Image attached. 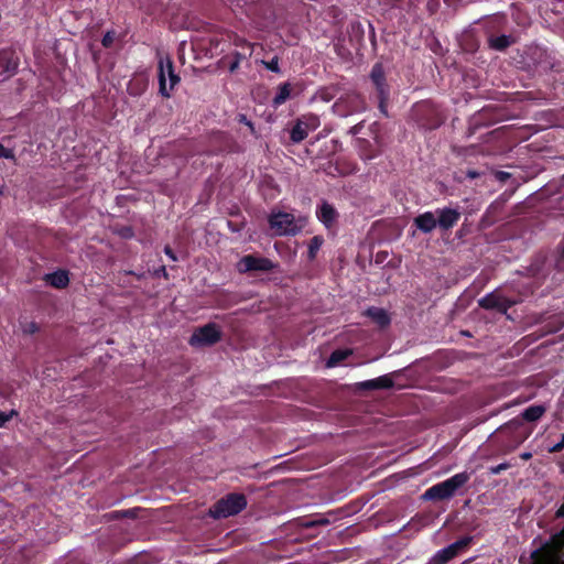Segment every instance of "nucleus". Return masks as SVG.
<instances>
[{
	"label": "nucleus",
	"mask_w": 564,
	"mask_h": 564,
	"mask_svg": "<svg viewBox=\"0 0 564 564\" xmlns=\"http://www.w3.org/2000/svg\"><path fill=\"white\" fill-rule=\"evenodd\" d=\"M469 480V474L458 473L453 477L436 484L424 492V498L430 500H444L454 496L455 491Z\"/></svg>",
	"instance_id": "obj_1"
},
{
	"label": "nucleus",
	"mask_w": 564,
	"mask_h": 564,
	"mask_svg": "<svg viewBox=\"0 0 564 564\" xmlns=\"http://www.w3.org/2000/svg\"><path fill=\"white\" fill-rule=\"evenodd\" d=\"M269 223L271 229L278 236L296 235L305 227L306 218H295L289 213H276L271 215Z\"/></svg>",
	"instance_id": "obj_2"
},
{
	"label": "nucleus",
	"mask_w": 564,
	"mask_h": 564,
	"mask_svg": "<svg viewBox=\"0 0 564 564\" xmlns=\"http://www.w3.org/2000/svg\"><path fill=\"white\" fill-rule=\"evenodd\" d=\"M247 506L243 495L231 494L217 501L209 513L213 518H227L240 512Z\"/></svg>",
	"instance_id": "obj_3"
},
{
	"label": "nucleus",
	"mask_w": 564,
	"mask_h": 564,
	"mask_svg": "<svg viewBox=\"0 0 564 564\" xmlns=\"http://www.w3.org/2000/svg\"><path fill=\"white\" fill-rule=\"evenodd\" d=\"M180 77L174 72L173 62L170 57H160L159 59V84L160 94L170 97L174 87L178 84Z\"/></svg>",
	"instance_id": "obj_4"
},
{
	"label": "nucleus",
	"mask_w": 564,
	"mask_h": 564,
	"mask_svg": "<svg viewBox=\"0 0 564 564\" xmlns=\"http://www.w3.org/2000/svg\"><path fill=\"white\" fill-rule=\"evenodd\" d=\"M321 126V120L316 115H304L299 118L291 130V140L294 143L303 141L311 131L316 130Z\"/></svg>",
	"instance_id": "obj_5"
},
{
	"label": "nucleus",
	"mask_w": 564,
	"mask_h": 564,
	"mask_svg": "<svg viewBox=\"0 0 564 564\" xmlns=\"http://www.w3.org/2000/svg\"><path fill=\"white\" fill-rule=\"evenodd\" d=\"M220 339V330L216 324L209 323L197 328L189 338L194 347L210 346Z\"/></svg>",
	"instance_id": "obj_6"
},
{
	"label": "nucleus",
	"mask_w": 564,
	"mask_h": 564,
	"mask_svg": "<svg viewBox=\"0 0 564 564\" xmlns=\"http://www.w3.org/2000/svg\"><path fill=\"white\" fill-rule=\"evenodd\" d=\"M333 110L341 117H347L354 112L365 110V104L358 94H348L346 97H340L334 105Z\"/></svg>",
	"instance_id": "obj_7"
},
{
	"label": "nucleus",
	"mask_w": 564,
	"mask_h": 564,
	"mask_svg": "<svg viewBox=\"0 0 564 564\" xmlns=\"http://www.w3.org/2000/svg\"><path fill=\"white\" fill-rule=\"evenodd\" d=\"M236 268L240 273L250 271L268 272L273 270L275 264L268 258L248 254L238 261Z\"/></svg>",
	"instance_id": "obj_8"
},
{
	"label": "nucleus",
	"mask_w": 564,
	"mask_h": 564,
	"mask_svg": "<svg viewBox=\"0 0 564 564\" xmlns=\"http://www.w3.org/2000/svg\"><path fill=\"white\" fill-rule=\"evenodd\" d=\"M470 543V538H463L448 546L437 551L429 564H445L458 553L465 550Z\"/></svg>",
	"instance_id": "obj_9"
},
{
	"label": "nucleus",
	"mask_w": 564,
	"mask_h": 564,
	"mask_svg": "<svg viewBox=\"0 0 564 564\" xmlns=\"http://www.w3.org/2000/svg\"><path fill=\"white\" fill-rule=\"evenodd\" d=\"M478 303L482 308L506 313L516 302L506 299L499 292H492L480 299Z\"/></svg>",
	"instance_id": "obj_10"
},
{
	"label": "nucleus",
	"mask_w": 564,
	"mask_h": 564,
	"mask_svg": "<svg viewBox=\"0 0 564 564\" xmlns=\"http://www.w3.org/2000/svg\"><path fill=\"white\" fill-rule=\"evenodd\" d=\"M437 225L442 229L452 228L459 219V212L453 208H443L436 210Z\"/></svg>",
	"instance_id": "obj_11"
},
{
	"label": "nucleus",
	"mask_w": 564,
	"mask_h": 564,
	"mask_svg": "<svg viewBox=\"0 0 564 564\" xmlns=\"http://www.w3.org/2000/svg\"><path fill=\"white\" fill-rule=\"evenodd\" d=\"M414 225L424 234L433 231L437 225L436 212H425L414 218Z\"/></svg>",
	"instance_id": "obj_12"
},
{
	"label": "nucleus",
	"mask_w": 564,
	"mask_h": 564,
	"mask_svg": "<svg viewBox=\"0 0 564 564\" xmlns=\"http://www.w3.org/2000/svg\"><path fill=\"white\" fill-rule=\"evenodd\" d=\"M317 218L326 226L330 227L336 218V209L328 203L324 202L321 207L316 210Z\"/></svg>",
	"instance_id": "obj_13"
},
{
	"label": "nucleus",
	"mask_w": 564,
	"mask_h": 564,
	"mask_svg": "<svg viewBox=\"0 0 564 564\" xmlns=\"http://www.w3.org/2000/svg\"><path fill=\"white\" fill-rule=\"evenodd\" d=\"M359 386L362 389H388L393 386V381L389 376L384 375L376 379L360 382Z\"/></svg>",
	"instance_id": "obj_14"
},
{
	"label": "nucleus",
	"mask_w": 564,
	"mask_h": 564,
	"mask_svg": "<svg viewBox=\"0 0 564 564\" xmlns=\"http://www.w3.org/2000/svg\"><path fill=\"white\" fill-rule=\"evenodd\" d=\"M366 315L381 327L390 324V317L383 308L370 307L366 311Z\"/></svg>",
	"instance_id": "obj_15"
},
{
	"label": "nucleus",
	"mask_w": 564,
	"mask_h": 564,
	"mask_svg": "<svg viewBox=\"0 0 564 564\" xmlns=\"http://www.w3.org/2000/svg\"><path fill=\"white\" fill-rule=\"evenodd\" d=\"M370 76L378 89L379 95H383L387 89L384 85V73L382 66L380 64H376L372 67Z\"/></svg>",
	"instance_id": "obj_16"
},
{
	"label": "nucleus",
	"mask_w": 564,
	"mask_h": 564,
	"mask_svg": "<svg viewBox=\"0 0 564 564\" xmlns=\"http://www.w3.org/2000/svg\"><path fill=\"white\" fill-rule=\"evenodd\" d=\"M0 64L6 73L12 74L18 68V61L10 51H2L0 54Z\"/></svg>",
	"instance_id": "obj_17"
},
{
	"label": "nucleus",
	"mask_w": 564,
	"mask_h": 564,
	"mask_svg": "<svg viewBox=\"0 0 564 564\" xmlns=\"http://www.w3.org/2000/svg\"><path fill=\"white\" fill-rule=\"evenodd\" d=\"M534 564H564L563 561H560L554 553L551 551L546 552H534L533 553Z\"/></svg>",
	"instance_id": "obj_18"
},
{
	"label": "nucleus",
	"mask_w": 564,
	"mask_h": 564,
	"mask_svg": "<svg viewBox=\"0 0 564 564\" xmlns=\"http://www.w3.org/2000/svg\"><path fill=\"white\" fill-rule=\"evenodd\" d=\"M545 411L546 409L543 405H531L523 411L522 417L525 421L534 422L539 420L545 413Z\"/></svg>",
	"instance_id": "obj_19"
},
{
	"label": "nucleus",
	"mask_w": 564,
	"mask_h": 564,
	"mask_svg": "<svg viewBox=\"0 0 564 564\" xmlns=\"http://www.w3.org/2000/svg\"><path fill=\"white\" fill-rule=\"evenodd\" d=\"M46 280L51 285H53L55 288H59V289L65 288L69 282L68 275L64 271H58V272L48 274Z\"/></svg>",
	"instance_id": "obj_20"
},
{
	"label": "nucleus",
	"mask_w": 564,
	"mask_h": 564,
	"mask_svg": "<svg viewBox=\"0 0 564 564\" xmlns=\"http://www.w3.org/2000/svg\"><path fill=\"white\" fill-rule=\"evenodd\" d=\"M351 354V350L349 349H339L335 350L329 359L327 360V367H335L343 360H345L349 355Z\"/></svg>",
	"instance_id": "obj_21"
},
{
	"label": "nucleus",
	"mask_w": 564,
	"mask_h": 564,
	"mask_svg": "<svg viewBox=\"0 0 564 564\" xmlns=\"http://www.w3.org/2000/svg\"><path fill=\"white\" fill-rule=\"evenodd\" d=\"M512 43V39L508 35H500L489 39V44L495 50H505Z\"/></svg>",
	"instance_id": "obj_22"
},
{
	"label": "nucleus",
	"mask_w": 564,
	"mask_h": 564,
	"mask_svg": "<svg viewBox=\"0 0 564 564\" xmlns=\"http://www.w3.org/2000/svg\"><path fill=\"white\" fill-rule=\"evenodd\" d=\"M291 88L289 84H283L279 87V91L273 98V104L275 106H280L286 101V99L290 97Z\"/></svg>",
	"instance_id": "obj_23"
},
{
	"label": "nucleus",
	"mask_w": 564,
	"mask_h": 564,
	"mask_svg": "<svg viewBox=\"0 0 564 564\" xmlns=\"http://www.w3.org/2000/svg\"><path fill=\"white\" fill-rule=\"evenodd\" d=\"M323 243V239L318 236H315L311 239L308 243V258L314 259L317 251L319 250L321 246Z\"/></svg>",
	"instance_id": "obj_24"
},
{
	"label": "nucleus",
	"mask_w": 564,
	"mask_h": 564,
	"mask_svg": "<svg viewBox=\"0 0 564 564\" xmlns=\"http://www.w3.org/2000/svg\"><path fill=\"white\" fill-rule=\"evenodd\" d=\"M265 67L272 72H275L278 73L280 70L279 68V61L276 57H274L273 59H271L270 62H262Z\"/></svg>",
	"instance_id": "obj_25"
},
{
	"label": "nucleus",
	"mask_w": 564,
	"mask_h": 564,
	"mask_svg": "<svg viewBox=\"0 0 564 564\" xmlns=\"http://www.w3.org/2000/svg\"><path fill=\"white\" fill-rule=\"evenodd\" d=\"M0 158L13 159L14 158L13 151L3 145H0Z\"/></svg>",
	"instance_id": "obj_26"
},
{
	"label": "nucleus",
	"mask_w": 564,
	"mask_h": 564,
	"mask_svg": "<svg viewBox=\"0 0 564 564\" xmlns=\"http://www.w3.org/2000/svg\"><path fill=\"white\" fill-rule=\"evenodd\" d=\"M113 40H115V34L111 32H108L105 34V36L102 39V45L106 47H109L112 44Z\"/></svg>",
	"instance_id": "obj_27"
},
{
	"label": "nucleus",
	"mask_w": 564,
	"mask_h": 564,
	"mask_svg": "<svg viewBox=\"0 0 564 564\" xmlns=\"http://www.w3.org/2000/svg\"><path fill=\"white\" fill-rule=\"evenodd\" d=\"M509 467V465L507 463H502V464H499L497 466H494L490 468V473L492 475H498L500 474L502 470L507 469Z\"/></svg>",
	"instance_id": "obj_28"
},
{
	"label": "nucleus",
	"mask_w": 564,
	"mask_h": 564,
	"mask_svg": "<svg viewBox=\"0 0 564 564\" xmlns=\"http://www.w3.org/2000/svg\"><path fill=\"white\" fill-rule=\"evenodd\" d=\"M238 121H239L240 123L246 124V126L251 130V132H252V133L254 132V128H253L252 122H251L250 120H248V119H247V117H246L245 115H239V116H238Z\"/></svg>",
	"instance_id": "obj_29"
},
{
	"label": "nucleus",
	"mask_w": 564,
	"mask_h": 564,
	"mask_svg": "<svg viewBox=\"0 0 564 564\" xmlns=\"http://www.w3.org/2000/svg\"><path fill=\"white\" fill-rule=\"evenodd\" d=\"M495 176L498 181L505 182L510 177V173L503 172V171H498L495 173Z\"/></svg>",
	"instance_id": "obj_30"
},
{
	"label": "nucleus",
	"mask_w": 564,
	"mask_h": 564,
	"mask_svg": "<svg viewBox=\"0 0 564 564\" xmlns=\"http://www.w3.org/2000/svg\"><path fill=\"white\" fill-rule=\"evenodd\" d=\"M564 448V434L562 435V438L558 443L554 444L550 452L554 453V452H560Z\"/></svg>",
	"instance_id": "obj_31"
},
{
	"label": "nucleus",
	"mask_w": 564,
	"mask_h": 564,
	"mask_svg": "<svg viewBox=\"0 0 564 564\" xmlns=\"http://www.w3.org/2000/svg\"><path fill=\"white\" fill-rule=\"evenodd\" d=\"M379 96H380V105H379L380 106V110H381L382 113L387 115L384 102H386V100L388 98V93L384 91L383 95H379Z\"/></svg>",
	"instance_id": "obj_32"
},
{
	"label": "nucleus",
	"mask_w": 564,
	"mask_h": 564,
	"mask_svg": "<svg viewBox=\"0 0 564 564\" xmlns=\"http://www.w3.org/2000/svg\"><path fill=\"white\" fill-rule=\"evenodd\" d=\"M10 419L11 414L0 412V427H2Z\"/></svg>",
	"instance_id": "obj_33"
},
{
	"label": "nucleus",
	"mask_w": 564,
	"mask_h": 564,
	"mask_svg": "<svg viewBox=\"0 0 564 564\" xmlns=\"http://www.w3.org/2000/svg\"><path fill=\"white\" fill-rule=\"evenodd\" d=\"M164 252L165 254L172 260V261H176L177 258L175 256V253L172 251V249L170 247H165L164 249Z\"/></svg>",
	"instance_id": "obj_34"
},
{
	"label": "nucleus",
	"mask_w": 564,
	"mask_h": 564,
	"mask_svg": "<svg viewBox=\"0 0 564 564\" xmlns=\"http://www.w3.org/2000/svg\"><path fill=\"white\" fill-rule=\"evenodd\" d=\"M466 175H467L469 178H476V177H478L480 174H479L477 171L469 170V171H467Z\"/></svg>",
	"instance_id": "obj_35"
},
{
	"label": "nucleus",
	"mask_w": 564,
	"mask_h": 564,
	"mask_svg": "<svg viewBox=\"0 0 564 564\" xmlns=\"http://www.w3.org/2000/svg\"><path fill=\"white\" fill-rule=\"evenodd\" d=\"M556 516L560 518H564V502L561 505V507L556 511Z\"/></svg>",
	"instance_id": "obj_36"
},
{
	"label": "nucleus",
	"mask_w": 564,
	"mask_h": 564,
	"mask_svg": "<svg viewBox=\"0 0 564 564\" xmlns=\"http://www.w3.org/2000/svg\"><path fill=\"white\" fill-rule=\"evenodd\" d=\"M532 457V454L530 452H524L521 454V458L524 460H528Z\"/></svg>",
	"instance_id": "obj_37"
},
{
	"label": "nucleus",
	"mask_w": 564,
	"mask_h": 564,
	"mask_svg": "<svg viewBox=\"0 0 564 564\" xmlns=\"http://www.w3.org/2000/svg\"><path fill=\"white\" fill-rule=\"evenodd\" d=\"M238 65H239V62H238V61L234 62V63L230 65V67H229L230 72H235V70L237 69Z\"/></svg>",
	"instance_id": "obj_38"
},
{
	"label": "nucleus",
	"mask_w": 564,
	"mask_h": 564,
	"mask_svg": "<svg viewBox=\"0 0 564 564\" xmlns=\"http://www.w3.org/2000/svg\"><path fill=\"white\" fill-rule=\"evenodd\" d=\"M124 237H130L131 236V231L130 229H126L124 232L122 234Z\"/></svg>",
	"instance_id": "obj_39"
}]
</instances>
